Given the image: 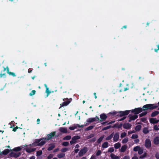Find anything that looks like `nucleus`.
Segmentation results:
<instances>
[{
	"mask_svg": "<svg viewBox=\"0 0 159 159\" xmlns=\"http://www.w3.org/2000/svg\"><path fill=\"white\" fill-rule=\"evenodd\" d=\"M46 140V138H42L41 139H37L32 144V146L35 147L37 146H42L44 144Z\"/></svg>",
	"mask_w": 159,
	"mask_h": 159,
	"instance_id": "nucleus-1",
	"label": "nucleus"
},
{
	"mask_svg": "<svg viewBox=\"0 0 159 159\" xmlns=\"http://www.w3.org/2000/svg\"><path fill=\"white\" fill-rule=\"evenodd\" d=\"M158 107L157 106H155L154 104H148L144 105L143 107V111H144L147 110H151L154 109Z\"/></svg>",
	"mask_w": 159,
	"mask_h": 159,
	"instance_id": "nucleus-2",
	"label": "nucleus"
},
{
	"mask_svg": "<svg viewBox=\"0 0 159 159\" xmlns=\"http://www.w3.org/2000/svg\"><path fill=\"white\" fill-rule=\"evenodd\" d=\"M88 148L84 147L81 149L79 153V155L80 156H82L84 155L87 151Z\"/></svg>",
	"mask_w": 159,
	"mask_h": 159,
	"instance_id": "nucleus-3",
	"label": "nucleus"
},
{
	"mask_svg": "<svg viewBox=\"0 0 159 159\" xmlns=\"http://www.w3.org/2000/svg\"><path fill=\"white\" fill-rule=\"evenodd\" d=\"M143 111V108L139 107L135 108L134 110H132L131 112H134L135 113V114H138L141 112H142Z\"/></svg>",
	"mask_w": 159,
	"mask_h": 159,
	"instance_id": "nucleus-4",
	"label": "nucleus"
},
{
	"mask_svg": "<svg viewBox=\"0 0 159 159\" xmlns=\"http://www.w3.org/2000/svg\"><path fill=\"white\" fill-rule=\"evenodd\" d=\"M31 145L27 146H26L27 147L25 148V149L27 152L30 153L33 151H35L36 149L35 148H31Z\"/></svg>",
	"mask_w": 159,
	"mask_h": 159,
	"instance_id": "nucleus-5",
	"label": "nucleus"
},
{
	"mask_svg": "<svg viewBox=\"0 0 159 159\" xmlns=\"http://www.w3.org/2000/svg\"><path fill=\"white\" fill-rule=\"evenodd\" d=\"M80 137L79 136H74L72 138L71 140L70 141V143L71 144H72L76 143V140L79 139Z\"/></svg>",
	"mask_w": 159,
	"mask_h": 159,
	"instance_id": "nucleus-6",
	"label": "nucleus"
},
{
	"mask_svg": "<svg viewBox=\"0 0 159 159\" xmlns=\"http://www.w3.org/2000/svg\"><path fill=\"white\" fill-rule=\"evenodd\" d=\"M145 146L147 148H149L151 146V143L150 140L147 139L145 141Z\"/></svg>",
	"mask_w": 159,
	"mask_h": 159,
	"instance_id": "nucleus-7",
	"label": "nucleus"
},
{
	"mask_svg": "<svg viewBox=\"0 0 159 159\" xmlns=\"http://www.w3.org/2000/svg\"><path fill=\"white\" fill-rule=\"evenodd\" d=\"M56 134V132L54 131L48 134L47 135V138H46V140L47 141L51 139L52 137L54 136Z\"/></svg>",
	"mask_w": 159,
	"mask_h": 159,
	"instance_id": "nucleus-8",
	"label": "nucleus"
},
{
	"mask_svg": "<svg viewBox=\"0 0 159 159\" xmlns=\"http://www.w3.org/2000/svg\"><path fill=\"white\" fill-rule=\"evenodd\" d=\"M20 155V153L19 152H13L10 154V155L11 157H17Z\"/></svg>",
	"mask_w": 159,
	"mask_h": 159,
	"instance_id": "nucleus-9",
	"label": "nucleus"
},
{
	"mask_svg": "<svg viewBox=\"0 0 159 159\" xmlns=\"http://www.w3.org/2000/svg\"><path fill=\"white\" fill-rule=\"evenodd\" d=\"M132 126L131 124L126 123L124 124L123 125V127L124 129H129Z\"/></svg>",
	"mask_w": 159,
	"mask_h": 159,
	"instance_id": "nucleus-10",
	"label": "nucleus"
},
{
	"mask_svg": "<svg viewBox=\"0 0 159 159\" xmlns=\"http://www.w3.org/2000/svg\"><path fill=\"white\" fill-rule=\"evenodd\" d=\"M119 134L118 133H116L115 134L113 137V141L114 142H116L118 141L119 139Z\"/></svg>",
	"mask_w": 159,
	"mask_h": 159,
	"instance_id": "nucleus-11",
	"label": "nucleus"
},
{
	"mask_svg": "<svg viewBox=\"0 0 159 159\" xmlns=\"http://www.w3.org/2000/svg\"><path fill=\"white\" fill-rule=\"evenodd\" d=\"M70 103V101L68 100L60 104V106L59 107V108H61L62 107L67 106Z\"/></svg>",
	"mask_w": 159,
	"mask_h": 159,
	"instance_id": "nucleus-12",
	"label": "nucleus"
},
{
	"mask_svg": "<svg viewBox=\"0 0 159 159\" xmlns=\"http://www.w3.org/2000/svg\"><path fill=\"white\" fill-rule=\"evenodd\" d=\"M120 116H122L128 115L129 113V111H120Z\"/></svg>",
	"mask_w": 159,
	"mask_h": 159,
	"instance_id": "nucleus-13",
	"label": "nucleus"
},
{
	"mask_svg": "<svg viewBox=\"0 0 159 159\" xmlns=\"http://www.w3.org/2000/svg\"><path fill=\"white\" fill-rule=\"evenodd\" d=\"M159 121V120H157L156 118H152L150 119V123L153 124H156Z\"/></svg>",
	"mask_w": 159,
	"mask_h": 159,
	"instance_id": "nucleus-14",
	"label": "nucleus"
},
{
	"mask_svg": "<svg viewBox=\"0 0 159 159\" xmlns=\"http://www.w3.org/2000/svg\"><path fill=\"white\" fill-rule=\"evenodd\" d=\"M59 130L60 132L66 133L67 132V130L66 128H64V127H61L59 129Z\"/></svg>",
	"mask_w": 159,
	"mask_h": 159,
	"instance_id": "nucleus-15",
	"label": "nucleus"
},
{
	"mask_svg": "<svg viewBox=\"0 0 159 159\" xmlns=\"http://www.w3.org/2000/svg\"><path fill=\"white\" fill-rule=\"evenodd\" d=\"M107 115L104 114H102L100 115V118L101 119V121H103L106 120L107 118Z\"/></svg>",
	"mask_w": 159,
	"mask_h": 159,
	"instance_id": "nucleus-16",
	"label": "nucleus"
},
{
	"mask_svg": "<svg viewBox=\"0 0 159 159\" xmlns=\"http://www.w3.org/2000/svg\"><path fill=\"white\" fill-rule=\"evenodd\" d=\"M138 116L137 115H133L131 116L129 118V122H130L132 120H134L138 118Z\"/></svg>",
	"mask_w": 159,
	"mask_h": 159,
	"instance_id": "nucleus-17",
	"label": "nucleus"
},
{
	"mask_svg": "<svg viewBox=\"0 0 159 159\" xmlns=\"http://www.w3.org/2000/svg\"><path fill=\"white\" fill-rule=\"evenodd\" d=\"M127 148L126 145H123L121 148L120 151L122 152H124L126 150Z\"/></svg>",
	"mask_w": 159,
	"mask_h": 159,
	"instance_id": "nucleus-18",
	"label": "nucleus"
},
{
	"mask_svg": "<svg viewBox=\"0 0 159 159\" xmlns=\"http://www.w3.org/2000/svg\"><path fill=\"white\" fill-rule=\"evenodd\" d=\"M154 143L155 144H159V137H156L154 139Z\"/></svg>",
	"mask_w": 159,
	"mask_h": 159,
	"instance_id": "nucleus-19",
	"label": "nucleus"
},
{
	"mask_svg": "<svg viewBox=\"0 0 159 159\" xmlns=\"http://www.w3.org/2000/svg\"><path fill=\"white\" fill-rule=\"evenodd\" d=\"M121 146V144L120 143H117L114 145V147L115 149H117L120 148Z\"/></svg>",
	"mask_w": 159,
	"mask_h": 159,
	"instance_id": "nucleus-20",
	"label": "nucleus"
},
{
	"mask_svg": "<svg viewBox=\"0 0 159 159\" xmlns=\"http://www.w3.org/2000/svg\"><path fill=\"white\" fill-rule=\"evenodd\" d=\"M78 124H75L72 126L69 127V129L71 130H73L78 127Z\"/></svg>",
	"mask_w": 159,
	"mask_h": 159,
	"instance_id": "nucleus-21",
	"label": "nucleus"
},
{
	"mask_svg": "<svg viewBox=\"0 0 159 159\" xmlns=\"http://www.w3.org/2000/svg\"><path fill=\"white\" fill-rule=\"evenodd\" d=\"M110 157L112 159H118L119 157L113 153L111 154Z\"/></svg>",
	"mask_w": 159,
	"mask_h": 159,
	"instance_id": "nucleus-22",
	"label": "nucleus"
},
{
	"mask_svg": "<svg viewBox=\"0 0 159 159\" xmlns=\"http://www.w3.org/2000/svg\"><path fill=\"white\" fill-rule=\"evenodd\" d=\"M96 120L95 118H89L87 119V122L89 123H91L95 121Z\"/></svg>",
	"mask_w": 159,
	"mask_h": 159,
	"instance_id": "nucleus-23",
	"label": "nucleus"
},
{
	"mask_svg": "<svg viewBox=\"0 0 159 159\" xmlns=\"http://www.w3.org/2000/svg\"><path fill=\"white\" fill-rule=\"evenodd\" d=\"M22 147H17L14 148L13 149V150L15 152L16 151L18 152V151H20L22 149Z\"/></svg>",
	"mask_w": 159,
	"mask_h": 159,
	"instance_id": "nucleus-24",
	"label": "nucleus"
},
{
	"mask_svg": "<svg viewBox=\"0 0 159 159\" xmlns=\"http://www.w3.org/2000/svg\"><path fill=\"white\" fill-rule=\"evenodd\" d=\"M149 131L148 128L145 127L143 129V132L144 134H147L149 133Z\"/></svg>",
	"mask_w": 159,
	"mask_h": 159,
	"instance_id": "nucleus-25",
	"label": "nucleus"
},
{
	"mask_svg": "<svg viewBox=\"0 0 159 159\" xmlns=\"http://www.w3.org/2000/svg\"><path fill=\"white\" fill-rule=\"evenodd\" d=\"M114 135L113 133L111 134L110 135L108 136L106 138V140H109L111 139L112 138L113 136Z\"/></svg>",
	"mask_w": 159,
	"mask_h": 159,
	"instance_id": "nucleus-26",
	"label": "nucleus"
},
{
	"mask_svg": "<svg viewBox=\"0 0 159 159\" xmlns=\"http://www.w3.org/2000/svg\"><path fill=\"white\" fill-rule=\"evenodd\" d=\"M159 113V112L158 111H155L152 112L151 114L152 117H154L157 115Z\"/></svg>",
	"mask_w": 159,
	"mask_h": 159,
	"instance_id": "nucleus-27",
	"label": "nucleus"
},
{
	"mask_svg": "<svg viewBox=\"0 0 159 159\" xmlns=\"http://www.w3.org/2000/svg\"><path fill=\"white\" fill-rule=\"evenodd\" d=\"M141 128V125H138L135 127V130L136 131H139Z\"/></svg>",
	"mask_w": 159,
	"mask_h": 159,
	"instance_id": "nucleus-28",
	"label": "nucleus"
},
{
	"mask_svg": "<svg viewBox=\"0 0 159 159\" xmlns=\"http://www.w3.org/2000/svg\"><path fill=\"white\" fill-rule=\"evenodd\" d=\"M55 147V146L54 144H52L50 145V146L48 148V150L49 151H50L52 150L53 148H54Z\"/></svg>",
	"mask_w": 159,
	"mask_h": 159,
	"instance_id": "nucleus-29",
	"label": "nucleus"
},
{
	"mask_svg": "<svg viewBox=\"0 0 159 159\" xmlns=\"http://www.w3.org/2000/svg\"><path fill=\"white\" fill-rule=\"evenodd\" d=\"M65 156V154L64 153H60L58 154L57 155L58 157L59 158L63 157Z\"/></svg>",
	"mask_w": 159,
	"mask_h": 159,
	"instance_id": "nucleus-30",
	"label": "nucleus"
},
{
	"mask_svg": "<svg viewBox=\"0 0 159 159\" xmlns=\"http://www.w3.org/2000/svg\"><path fill=\"white\" fill-rule=\"evenodd\" d=\"M9 149H6L2 152V153L4 155H6L9 153Z\"/></svg>",
	"mask_w": 159,
	"mask_h": 159,
	"instance_id": "nucleus-31",
	"label": "nucleus"
},
{
	"mask_svg": "<svg viewBox=\"0 0 159 159\" xmlns=\"http://www.w3.org/2000/svg\"><path fill=\"white\" fill-rule=\"evenodd\" d=\"M108 146V143L107 142H105L102 145V147L103 148H106Z\"/></svg>",
	"mask_w": 159,
	"mask_h": 159,
	"instance_id": "nucleus-32",
	"label": "nucleus"
},
{
	"mask_svg": "<svg viewBox=\"0 0 159 159\" xmlns=\"http://www.w3.org/2000/svg\"><path fill=\"white\" fill-rule=\"evenodd\" d=\"M71 138V136L70 135H68L66 136L63 138V140H69Z\"/></svg>",
	"mask_w": 159,
	"mask_h": 159,
	"instance_id": "nucleus-33",
	"label": "nucleus"
},
{
	"mask_svg": "<svg viewBox=\"0 0 159 159\" xmlns=\"http://www.w3.org/2000/svg\"><path fill=\"white\" fill-rule=\"evenodd\" d=\"M140 147L139 146H137L134 147V148L133 150L135 152H136L139 151V149H140Z\"/></svg>",
	"mask_w": 159,
	"mask_h": 159,
	"instance_id": "nucleus-34",
	"label": "nucleus"
},
{
	"mask_svg": "<svg viewBox=\"0 0 159 159\" xmlns=\"http://www.w3.org/2000/svg\"><path fill=\"white\" fill-rule=\"evenodd\" d=\"M128 141V138H126L124 139L122 141V142L123 143H126Z\"/></svg>",
	"mask_w": 159,
	"mask_h": 159,
	"instance_id": "nucleus-35",
	"label": "nucleus"
},
{
	"mask_svg": "<svg viewBox=\"0 0 159 159\" xmlns=\"http://www.w3.org/2000/svg\"><path fill=\"white\" fill-rule=\"evenodd\" d=\"M104 135L102 136L98 140V143H100L102 140H103V139L104 138Z\"/></svg>",
	"mask_w": 159,
	"mask_h": 159,
	"instance_id": "nucleus-36",
	"label": "nucleus"
},
{
	"mask_svg": "<svg viewBox=\"0 0 159 159\" xmlns=\"http://www.w3.org/2000/svg\"><path fill=\"white\" fill-rule=\"evenodd\" d=\"M93 127H94V126H89L88 127L86 128L85 129V130L86 131H88V130H91L93 128Z\"/></svg>",
	"mask_w": 159,
	"mask_h": 159,
	"instance_id": "nucleus-37",
	"label": "nucleus"
},
{
	"mask_svg": "<svg viewBox=\"0 0 159 159\" xmlns=\"http://www.w3.org/2000/svg\"><path fill=\"white\" fill-rule=\"evenodd\" d=\"M143 152V149L140 148V149H139V151H138V153L139 154H142Z\"/></svg>",
	"mask_w": 159,
	"mask_h": 159,
	"instance_id": "nucleus-38",
	"label": "nucleus"
},
{
	"mask_svg": "<svg viewBox=\"0 0 159 159\" xmlns=\"http://www.w3.org/2000/svg\"><path fill=\"white\" fill-rule=\"evenodd\" d=\"M126 135V133L125 132H123L121 134V135H120V137L121 138H123L124 137H125Z\"/></svg>",
	"mask_w": 159,
	"mask_h": 159,
	"instance_id": "nucleus-39",
	"label": "nucleus"
},
{
	"mask_svg": "<svg viewBox=\"0 0 159 159\" xmlns=\"http://www.w3.org/2000/svg\"><path fill=\"white\" fill-rule=\"evenodd\" d=\"M147 113V112L144 111V112H143L142 113L140 114H139V116L140 117H142V116H145L146 115Z\"/></svg>",
	"mask_w": 159,
	"mask_h": 159,
	"instance_id": "nucleus-40",
	"label": "nucleus"
},
{
	"mask_svg": "<svg viewBox=\"0 0 159 159\" xmlns=\"http://www.w3.org/2000/svg\"><path fill=\"white\" fill-rule=\"evenodd\" d=\"M114 150L113 148H110L108 149V152H114Z\"/></svg>",
	"mask_w": 159,
	"mask_h": 159,
	"instance_id": "nucleus-41",
	"label": "nucleus"
},
{
	"mask_svg": "<svg viewBox=\"0 0 159 159\" xmlns=\"http://www.w3.org/2000/svg\"><path fill=\"white\" fill-rule=\"evenodd\" d=\"M138 137V135L136 134H134L132 135L131 138L132 139H137Z\"/></svg>",
	"mask_w": 159,
	"mask_h": 159,
	"instance_id": "nucleus-42",
	"label": "nucleus"
},
{
	"mask_svg": "<svg viewBox=\"0 0 159 159\" xmlns=\"http://www.w3.org/2000/svg\"><path fill=\"white\" fill-rule=\"evenodd\" d=\"M147 156V153H144L143 155L140 156L139 158H143Z\"/></svg>",
	"mask_w": 159,
	"mask_h": 159,
	"instance_id": "nucleus-43",
	"label": "nucleus"
},
{
	"mask_svg": "<svg viewBox=\"0 0 159 159\" xmlns=\"http://www.w3.org/2000/svg\"><path fill=\"white\" fill-rule=\"evenodd\" d=\"M69 145V143L67 142H65L63 143L62 145L65 146H67Z\"/></svg>",
	"mask_w": 159,
	"mask_h": 159,
	"instance_id": "nucleus-44",
	"label": "nucleus"
},
{
	"mask_svg": "<svg viewBox=\"0 0 159 159\" xmlns=\"http://www.w3.org/2000/svg\"><path fill=\"white\" fill-rule=\"evenodd\" d=\"M68 150V149L67 148H64L61 149V152H65Z\"/></svg>",
	"mask_w": 159,
	"mask_h": 159,
	"instance_id": "nucleus-45",
	"label": "nucleus"
},
{
	"mask_svg": "<svg viewBox=\"0 0 159 159\" xmlns=\"http://www.w3.org/2000/svg\"><path fill=\"white\" fill-rule=\"evenodd\" d=\"M101 151L100 150H98L97 152L96 155L97 156H99L101 154Z\"/></svg>",
	"mask_w": 159,
	"mask_h": 159,
	"instance_id": "nucleus-46",
	"label": "nucleus"
},
{
	"mask_svg": "<svg viewBox=\"0 0 159 159\" xmlns=\"http://www.w3.org/2000/svg\"><path fill=\"white\" fill-rule=\"evenodd\" d=\"M135 132V131L134 130H132L129 131H128V135H129L131 134L134 133Z\"/></svg>",
	"mask_w": 159,
	"mask_h": 159,
	"instance_id": "nucleus-47",
	"label": "nucleus"
},
{
	"mask_svg": "<svg viewBox=\"0 0 159 159\" xmlns=\"http://www.w3.org/2000/svg\"><path fill=\"white\" fill-rule=\"evenodd\" d=\"M42 154V151H39L37 152V156H40Z\"/></svg>",
	"mask_w": 159,
	"mask_h": 159,
	"instance_id": "nucleus-48",
	"label": "nucleus"
},
{
	"mask_svg": "<svg viewBox=\"0 0 159 159\" xmlns=\"http://www.w3.org/2000/svg\"><path fill=\"white\" fill-rule=\"evenodd\" d=\"M35 91L34 90H32L31 93H30V96H32L33 95H34L35 93Z\"/></svg>",
	"mask_w": 159,
	"mask_h": 159,
	"instance_id": "nucleus-49",
	"label": "nucleus"
},
{
	"mask_svg": "<svg viewBox=\"0 0 159 159\" xmlns=\"http://www.w3.org/2000/svg\"><path fill=\"white\" fill-rule=\"evenodd\" d=\"M154 129L156 130H158L159 129V128H158V126L157 125H155L154 126Z\"/></svg>",
	"mask_w": 159,
	"mask_h": 159,
	"instance_id": "nucleus-50",
	"label": "nucleus"
},
{
	"mask_svg": "<svg viewBox=\"0 0 159 159\" xmlns=\"http://www.w3.org/2000/svg\"><path fill=\"white\" fill-rule=\"evenodd\" d=\"M9 75H11L14 77L16 76V75H15V74L13 72H10V73H9Z\"/></svg>",
	"mask_w": 159,
	"mask_h": 159,
	"instance_id": "nucleus-51",
	"label": "nucleus"
},
{
	"mask_svg": "<svg viewBox=\"0 0 159 159\" xmlns=\"http://www.w3.org/2000/svg\"><path fill=\"white\" fill-rule=\"evenodd\" d=\"M122 159H130V157L129 156H125Z\"/></svg>",
	"mask_w": 159,
	"mask_h": 159,
	"instance_id": "nucleus-52",
	"label": "nucleus"
},
{
	"mask_svg": "<svg viewBox=\"0 0 159 159\" xmlns=\"http://www.w3.org/2000/svg\"><path fill=\"white\" fill-rule=\"evenodd\" d=\"M96 157L95 156L93 155L91 156L90 159H96Z\"/></svg>",
	"mask_w": 159,
	"mask_h": 159,
	"instance_id": "nucleus-53",
	"label": "nucleus"
},
{
	"mask_svg": "<svg viewBox=\"0 0 159 159\" xmlns=\"http://www.w3.org/2000/svg\"><path fill=\"white\" fill-rule=\"evenodd\" d=\"M46 92L48 94H49L50 92L49 91V89L48 88H47L46 89Z\"/></svg>",
	"mask_w": 159,
	"mask_h": 159,
	"instance_id": "nucleus-54",
	"label": "nucleus"
},
{
	"mask_svg": "<svg viewBox=\"0 0 159 159\" xmlns=\"http://www.w3.org/2000/svg\"><path fill=\"white\" fill-rule=\"evenodd\" d=\"M53 157V155L52 154H50L48 157V159H51Z\"/></svg>",
	"mask_w": 159,
	"mask_h": 159,
	"instance_id": "nucleus-55",
	"label": "nucleus"
},
{
	"mask_svg": "<svg viewBox=\"0 0 159 159\" xmlns=\"http://www.w3.org/2000/svg\"><path fill=\"white\" fill-rule=\"evenodd\" d=\"M117 112L116 111L113 112H110L109 114H111L112 115H115L116 114Z\"/></svg>",
	"mask_w": 159,
	"mask_h": 159,
	"instance_id": "nucleus-56",
	"label": "nucleus"
},
{
	"mask_svg": "<svg viewBox=\"0 0 159 159\" xmlns=\"http://www.w3.org/2000/svg\"><path fill=\"white\" fill-rule=\"evenodd\" d=\"M139 139H137L134 140V142L135 143H137L139 142Z\"/></svg>",
	"mask_w": 159,
	"mask_h": 159,
	"instance_id": "nucleus-57",
	"label": "nucleus"
},
{
	"mask_svg": "<svg viewBox=\"0 0 159 159\" xmlns=\"http://www.w3.org/2000/svg\"><path fill=\"white\" fill-rule=\"evenodd\" d=\"M156 157L157 159H159V154H157L156 155Z\"/></svg>",
	"mask_w": 159,
	"mask_h": 159,
	"instance_id": "nucleus-58",
	"label": "nucleus"
},
{
	"mask_svg": "<svg viewBox=\"0 0 159 159\" xmlns=\"http://www.w3.org/2000/svg\"><path fill=\"white\" fill-rule=\"evenodd\" d=\"M132 159H138V158L136 156H134L132 157Z\"/></svg>",
	"mask_w": 159,
	"mask_h": 159,
	"instance_id": "nucleus-59",
	"label": "nucleus"
},
{
	"mask_svg": "<svg viewBox=\"0 0 159 159\" xmlns=\"http://www.w3.org/2000/svg\"><path fill=\"white\" fill-rule=\"evenodd\" d=\"M37 124H39L40 119H37Z\"/></svg>",
	"mask_w": 159,
	"mask_h": 159,
	"instance_id": "nucleus-60",
	"label": "nucleus"
},
{
	"mask_svg": "<svg viewBox=\"0 0 159 159\" xmlns=\"http://www.w3.org/2000/svg\"><path fill=\"white\" fill-rule=\"evenodd\" d=\"M58 150H59L58 148L54 150V152H57Z\"/></svg>",
	"mask_w": 159,
	"mask_h": 159,
	"instance_id": "nucleus-61",
	"label": "nucleus"
},
{
	"mask_svg": "<svg viewBox=\"0 0 159 159\" xmlns=\"http://www.w3.org/2000/svg\"><path fill=\"white\" fill-rule=\"evenodd\" d=\"M29 159H35V157L34 156H32L30 157Z\"/></svg>",
	"mask_w": 159,
	"mask_h": 159,
	"instance_id": "nucleus-62",
	"label": "nucleus"
},
{
	"mask_svg": "<svg viewBox=\"0 0 159 159\" xmlns=\"http://www.w3.org/2000/svg\"><path fill=\"white\" fill-rule=\"evenodd\" d=\"M78 127H83L84 126V125H81V126L79 124H78Z\"/></svg>",
	"mask_w": 159,
	"mask_h": 159,
	"instance_id": "nucleus-63",
	"label": "nucleus"
},
{
	"mask_svg": "<svg viewBox=\"0 0 159 159\" xmlns=\"http://www.w3.org/2000/svg\"><path fill=\"white\" fill-rule=\"evenodd\" d=\"M17 129V128H14L13 129V131L15 132L16 130Z\"/></svg>",
	"mask_w": 159,
	"mask_h": 159,
	"instance_id": "nucleus-64",
	"label": "nucleus"
}]
</instances>
